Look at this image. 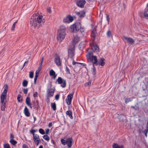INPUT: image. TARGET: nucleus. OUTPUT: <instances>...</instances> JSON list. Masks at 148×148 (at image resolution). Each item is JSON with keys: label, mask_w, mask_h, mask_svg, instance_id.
<instances>
[{"label": "nucleus", "mask_w": 148, "mask_h": 148, "mask_svg": "<svg viewBox=\"0 0 148 148\" xmlns=\"http://www.w3.org/2000/svg\"><path fill=\"white\" fill-rule=\"evenodd\" d=\"M93 53L91 50L89 51L86 55L87 60L88 62H92L93 64L99 65L103 66L105 64V59L104 58H101L98 61L97 57L92 55Z\"/></svg>", "instance_id": "obj_1"}, {"label": "nucleus", "mask_w": 148, "mask_h": 148, "mask_svg": "<svg viewBox=\"0 0 148 148\" xmlns=\"http://www.w3.org/2000/svg\"><path fill=\"white\" fill-rule=\"evenodd\" d=\"M71 28L72 30V32L77 33L78 35H79L81 37L84 36L85 30L84 27H82V25L79 22H77L72 25Z\"/></svg>", "instance_id": "obj_2"}, {"label": "nucleus", "mask_w": 148, "mask_h": 148, "mask_svg": "<svg viewBox=\"0 0 148 148\" xmlns=\"http://www.w3.org/2000/svg\"><path fill=\"white\" fill-rule=\"evenodd\" d=\"M42 16L41 15L36 16V14H33L32 16L30 21V24L32 26L35 27L38 23H44V21L42 20Z\"/></svg>", "instance_id": "obj_3"}, {"label": "nucleus", "mask_w": 148, "mask_h": 148, "mask_svg": "<svg viewBox=\"0 0 148 148\" xmlns=\"http://www.w3.org/2000/svg\"><path fill=\"white\" fill-rule=\"evenodd\" d=\"M66 28L64 25H61L57 34V38L60 42H61L65 38L66 35Z\"/></svg>", "instance_id": "obj_4"}, {"label": "nucleus", "mask_w": 148, "mask_h": 148, "mask_svg": "<svg viewBox=\"0 0 148 148\" xmlns=\"http://www.w3.org/2000/svg\"><path fill=\"white\" fill-rule=\"evenodd\" d=\"M1 110L4 111L5 110L6 106V95H3L2 94L1 96Z\"/></svg>", "instance_id": "obj_5"}, {"label": "nucleus", "mask_w": 148, "mask_h": 148, "mask_svg": "<svg viewBox=\"0 0 148 148\" xmlns=\"http://www.w3.org/2000/svg\"><path fill=\"white\" fill-rule=\"evenodd\" d=\"M52 86V83L51 82L49 87H48L47 92V95L52 97L53 96L55 91L54 87L51 88Z\"/></svg>", "instance_id": "obj_6"}, {"label": "nucleus", "mask_w": 148, "mask_h": 148, "mask_svg": "<svg viewBox=\"0 0 148 148\" xmlns=\"http://www.w3.org/2000/svg\"><path fill=\"white\" fill-rule=\"evenodd\" d=\"M58 82V84H61V86L62 88H65L66 86V82L65 80H63L61 77H59L56 81V83Z\"/></svg>", "instance_id": "obj_7"}, {"label": "nucleus", "mask_w": 148, "mask_h": 148, "mask_svg": "<svg viewBox=\"0 0 148 148\" xmlns=\"http://www.w3.org/2000/svg\"><path fill=\"white\" fill-rule=\"evenodd\" d=\"M123 40L125 42L128 43L130 45H133L134 43V40L131 38L124 36L123 37Z\"/></svg>", "instance_id": "obj_8"}, {"label": "nucleus", "mask_w": 148, "mask_h": 148, "mask_svg": "<svg viewBox=\"0 0 148 148\" xmlns=\"http://www.w3.org/2000/svg\"><path fill=\"white\" fill-rule=\"evenodd\" d=\"M54 61L55 63L58 66H60L61 61L60 56L58 54H56L54 57Z\"/></svg>", "instance_id": "obj_9"}, {"label": "nucleus", "mask_w": 148, "mask_h": 148, "mask_svg": "<svg viewBox=\"0 0 148 148\" xmlns=\"http://www.w3.org/2000/svg\"><path fill=\"white\" fill-rule=\"evenodd\" d=\"M75 49V46H73V48L68 49L69 57L71 58H72L74 56Z\"/></svg>", "instance_id": "obj_10"}, {"label": "nucleus", "mask_w": 148, "mask_h": 148, "mask_svg": "<svg viewBox=\"0 0 148 148\" xmlns=\"http://www.w3.org/2000/svg\"><path fill=\"white\" fill-rule=\"evenodd\" d=\"M73 93L69 94L66 98V102L68 105H70L71 102V101L73 97Z\"/></svg>", "instance_id": "obj_11"}, {"label": "nucleus", "mask_w": 148, "mask_h": 148, "mask_svg": "<svg viewBox=\"0 0 148 148\" xmlns=\"http://www.w3.org/2000/svg\"><path fill=\"white\" fill-rule=\"evenodd\" d=\"M86 3V1L84 0H77L76 1V4L78 7L83 8Z\"/></svg>", "instance_id": "obj_12"}, {"label": "nucleus", "mask_w": 148, "mask_h": 148, "mask_svg": "<svg viewBox=\"0 0 148 148\" xmlns=\"http://www.w3.org/2000/svg\"><path fill=\"white\" fill-rule=\"evenodd\" d=\"M85 11L83 10L79 12H75V13L80 18H83L85 16Z\"/></svg>", "instance_id": "obj_13"}, {"label": "nucleus", "mask_w": 148, "mask_h": 148, "mask_svg": "<svg viewBox=\"0 0 148 148\" xmlns=\"http://www.w3.org/2000/svg\"><path fill=\"white\" fill-rule=\"evenodd\" d=\"M93 52L98 53L99 51L98 46L96 44H94L92 49Z\"/></svg>", "instance_id": "obj_14"}, {"label": "nucleus", "mask_w": 148, "mask_h": 148, "mask_svg": "<svg viewBox=\"0 0 148 148\" xmlns=\"http://www.w3.org/2000/svg\"><path fill=\"white\" fill-rule=\"evenodd\" d=\"M72 141L73 139L71 138H69L67 139L66 141V144L69 148L71 147L72 146Z\"/></svg>", "instance_id": "obj_15"}, {"label": "nucleus", "mask_w": 148, "mask_h": 148, "mask_svg": "<svg viewBox=\"0 0 148 148\" xmlns=\"http://www.w3.org/2000/svg\"><path fill=\"white\" fill-rule=\"evenodd\" d=\"M25 102L26 104L31 108H32V104L30 102V99L29 97H27L26 98Z\"/></svg>", "instance_id": "obj_16"}, {"label": "nucleus", "mask_w": 148, "mask_h": 148, "mask_svg": "<svg viewBox=\"0 0 148 148\" xmlns=\"http://www.w3.org/2000/svg\"><path fill=\"white\" fill-rule=\"evenodd\" d=\"M24 113L25 115L27 117H29L30 116V113L26 106H25L24 108Z\"/></svg>", "instance_id": "obj_17"}, {"label": "nucleus", "mask_w": 148, "mask_h": 148, "mask_svg": "<svg viewBox=\"0 0 148 148\" xmlns=\"http://www.w3.org/2000/svg\"><path fill=\"white\" fill-rule=\"evenodd\" d=\"M96 30L94 28L92 30V33L91 35V36L92 38H94L93 40H95V38L96 36Z\"/></svg>", "instance_id": "obj_18"}, {"label": "nucleus", "mask_w": 148, "mask_h": 148, "mask_svg": "<svg viewBox=\"0 0 148 148\" xmlns=\"http://www.w3.org/2000/svg\"><path fill=\"white\" fill-rule=\"evenodd\" d=\"M4 88L3 92L2 94H3V95H6L7 93L8 90V86L7 84H5L4 86Z\"/></svg>", "instance_id": "obj_19"}, {"label": "nucleus", "mask_w": 148, "mask_h": 148, "mask_svg": "<svg viewBox=\"0 0 148 148\" xmlns=\"http://www.w3.org/2000/svg\"><path fill=\"white\" fill-rule=\"evenodd\" d=\"M33 140L34 142L36 141H40L39 136L37 134H36L34 135H33Z\"/></svg>", "instance_id": "obj_20"}, {"label": "nucleus", "mask_w": 148, "mask_h": 148, "mask_svg": "<svg viewBox=\"0 0 148 148\" xmlns=\"http://www.w3.org/2000/svg\"><path fill=\"white\" fill-rule=\"evenodd\" d=\"M74 38V40H73V42L74 44H76V43L78 42L79 41V38L78 36H80L79 35H78V34Z\"/></svg>", "instance_id": "obj_21"}, {"label": "nucleus", "mask_w": 148, "mask_h": 148, "mask_svg": "<svg viewBox=\"0 0 148 148\" xmlns=\"http://www.w3.org/2000/svg\"><path fill=\"white\" fill-rule=\"evenodd\" d=\"M112 147L113 148H124L123 145H121L119 146L118 144L115 143H114L112 146Z\"/></svg>", "instance_id": "obj_22"}, {"label": "nucleus", "mask_w": 148, "mask_h": 148, "mask_svg": "<svg viewBox=\"0 0 148 148\" xmlns=\"http://www.w3.org/2000/svg\"><path fill=\"white\" fill-rule=\"evenodd\" d=\"M66 114L67 115L69 116L71 119H73V117L72 116V112L71 111L69 110L67 111L66 112Z\"/></svg>", "instance_id": "obj_23"}, {"label": "nucleus", "mask_w": 148, "mask_h": 148, "mask_svg": "<svg viewBox=\"0 0 148 148\" xmlns=\"http://www.w3.org/2000/svg\"><path fill=\"white\" fill-rule=\"evenodd\" d=\"M85 46V42H82L80 43H79V47L80 50H82L84 48Z\"/></svg>", "instance_id": "obj_24"}, {"label": "nucleus", "mask_w": 148, "mask_h": 148, "mask_svg": "<svg viewBox=\"0 0 148 148\" xmlns=\"http://www.w3.org/2000/svg\"><path fill=\"white\" fill-rule=\"evenodd\" d=\"M144 17L148 18V8H146L144 11Z\"/></svg>", "instance_id": "obj_25"}, {"label": "nucleus", "mask_w": 148, "mask_h": 148, "mask_svg": "<svg viewBox=\"0 0 148 148\" xmlns=\"http://www.w3.org/2000/svg\"><path fill=\"white\" fill-rule=\"evenodd\" d=\"M51 108L54 111L56 110V107L55 102L51 103Z\"/></svg>", "instance_id": "obj_26"}, {"label": "nucleus", "mask_w": 148, "mask_h": 148, "mask_svg": "<svg viewBox=\"0 0 148 148\" xmlns=\"http://www.w3.org/2000/svg\"><path fill=\"white\" fill-rule=\"evenodd\" d=\"M17 100L19 102H21L23 101V99L21 97V95H18L17 97Z\"/></svg>", "instance_id": "obj_27"}, {"label": "nucleus", "mask_w": 148, "mask_h": 148, "mask_svg": "<svg viewBox=\"0 0 148 148\" xmlns=\"http://www.w3.org/2000/svg\"><path fill=\"white\" fill-rule=\"evenodd\" d=\"M10 142L12 145H15L17 143V142L14 139H11Z\"/></svg>", "instance_id": "obj_28"}, {"label": "nucleus", "mask_w": 148, "mask_h": 148, "mask_svg": "<svg viewBox=\"0 0 148 148\" xmlns=\"http://www.w3.org/2000/svg\"><path fill=\"white\" fill-rule=\"evenodd\" d=\"M93 64V68L92 70V73L93 75H95L96 74V69L94 65V64Z\"/></svg>", "instance_id": "obj_29"}, {"label": "nucleus", "mask_w": 148, "mask_h": 148, "mask_svg": "<svg viewBox=\"0 0 148 148\" xmlns=\"http://www.w3.org/2000/svg\"><path fill=\"white\" fill-rule=\"evenodd\" d=\"M42 137L44 139L47 141H48L49 140V137L47 135H44Z\"/></svg>", "instance_id": "obj_30"}, {"label": "nucleus", "mask_w": 148, "mask_h": 148, "mask_svg": "<svg viewBox=\"0 0 148 148\" xmlns=\"http://www.w3.org/2000/svg\"><path fill=\"white\" fill-rule=\"evenodd\" d=\"M73 65H75L76 64H81L82 65H83V66H85L86 65V64L85 63H79V62H75L74 60L73 61Z\"/></svg>", "instance_id": "obj_31"}, {"label": "nucleus", "mask_w": 148, "mask_h": 148, "mask_svg": "<svg viewBox=\"0 0 148 148\" xmlns=\"http://www.w3.org/2000/svg\"><path fill=\"white\" fill-rule=\"evenodd\" d=\"M67 17L68 18V19H69V22H72L73 20V18L72 16H71L70 15H68V16H67Z\"/></svg>", "instance_id": "obj_32"}, {"label": "nucleus", "mask_w": 148, "mask_h": 148, "mask_svg": "<svg viewBox=\"0 0 148 148\" xmlns=\"http://www.w3.org/2000/svg\"><path fill=\"white\" fill-rule=\"evenodd\" d=\"M28 84V82L26 80H24L23 83V86L24 87H26Z\"/></svg>", "instance_id": "obj_33"}, {"label": "nucleus", "mask_w": 148, "mask_h": 148, "mask_svg": "<svg viewBox=\"0 0 148 148\" xmlns=\"http://www.w3.org/2000/svg\"><path fill=\"white\" fill-rule=\"evenodd\" d=\"M106 35L109 38L111 37L112 36L111 32L110 30H109L106 33Z\"/></svg>", "instance_id": "obj_34"}, {"label": "nucleus", "mask_w": 148, "mask_h": 148, "mask_svg": "<svg viewBox=\"0 0 148 148\" xmlns=\"http://www.w3.org/2000/svg\"><path fill=\"white\" fill-rule=\"evenodd\" d=\"M37 131L38 130H35L31 129L30 130V133L31 134H33V135H36V134H34V133L36 132H37Z\"/></svg>", "instance_id": "obj_35"}, {"label": "nucleus", "mask_w": 148, "mask_h": 148, "mask_svg": "<svg viewBox=\"0 0 148 148\" xmlns=\"http://www.w3.org/2000/svg\"><path fill=\"white\" fill-rule=\"evenodd\" d=\"M56 74L55 72L52 69L49 72V75L51 76H53Z\"/></svg>", "instance_id": "obj_36"}, {"label": "nucleus", "mask_w": 148, "mask_h": 148, "mask_svg": "<svg viewBox=\"0 0 148 148\" xmlns=\"http://www.w3.org/2000/svg\"><path fill=\"white\" fill-rule=\"evenodd\" d=\"M39 133L42 134H45L44 130L41 128H40L39 129Z\"/></svg>", "instance_id": "obj_37"}, {"label": "nucleus", "mask_w": 148, "mask_h": 148, "mask_svg": "<svg viewBox=\"0 0 148 148\" xmlns=\"http://www.w3.org/2000/svg\"><path fill=\"white\" fill-rule=\"evenodd\" d=\"M63 21L65 23H69L68 18L67 16L63 19Z\"/></svg>", "instance_id": "obj_38"}, {"label": "nucleus", "mask_w": 148, "mask_h": 148, "mask_svg": "<svg viewBox=\"0 0 148 148\" xmlns=\"http://www.w3.org/2000/svg\"><path fill=\"white\" fill-rule=\"evenodd\" d=\"M34 74L33 71H30L29 73V77L30 78H32L33 77Z\"/></svg>", "instance_id": "obj_39"}, {"label": "nucleus", "mask_w": 148, "mask_h": 148, "mask_svg": "<svg viewBox=\"0 0 148 148\" xmlns=\"http://www.w3.org/2000/svg\"><path fill=\"white\" fill-rule=\"evenodd\" d=\"M51 97L50 96L46 95V99L45 100L47 103H49L50 102L49 98Z\"/></svg>", "instance_id": "obj_40"}, {"label": "nucleus", "mask_w": 148, "mask_h": 148, "mask_svg": "<svg viewBox=\"0 0 148 148\" xmlns=\"http://www.w3.org/2000/svg\"><path fill=\"white\" fill-rule=\"evenodd\" d=\"M132 99L131 98H126L125 100V102L126 103H128L130 101H131Z\"/></svg>", "instance_id": "obj_41"}, {"label": "nucleus", "mask_w": 148, "mask_h": 148, "mask_svg": "<svg viewBox=\"0 0 148 148\" xmlns=\"http://www.w3.org/2000/svg\"><path fill=\"white\" fill-rule=\"evenodd\" d=\"M17 21L14 22V23H13L12 27V30H14V29L15 27V25L17 23Z\"/></svg>", "instance_id": "obj_42"}, {"label": "nucleus", "mask_w": 148, "mask_h": 148, "mask_svg": "<svg viewBox=\"0 0 148 148\" xmlns=\"http://www.w3.org/2000/svg\"><path fill=\"white\" fill-rule=\"evenodd\" d=\"M4 148H11L10 147L8 143L5 144L4 145Z\"/></svg>", "instance_id": "obj_43"}, {"label": "nucleus", "mask_w": 148, "mask_h": 148, "mask_svg": "<svg viewBox=\"0 0 148 148\" xmlns=\"http://www.w3.org/2000/svg\"><path fill=\"white\" fill-rule=\"evenodd\" d=\"M61 141L62 143L64 145H65L66 144V141L63 139H62Z\"/></svg>", "instance_id": "obj_44"}, {"label": "nucleus", "mask_w": 148, "mask_h": 148, "mask_svg": "<svg viewBox=\"0 0 148 148\" xmlns=\"http://www.w3.org/2000/svg\"><path fill=\"white\" fill-rule=\"evenodd\" d=\"M66 71L67 74H70L71 73L70 69L67 66L66 67Z\"/></svg>", "instance_id": "obj_45"}, {"label": "nucleus", "mask_w": 148, "mask_h": 148, "mask_svg": "<svg viewBox=\"0 0 148 148\" xmlns=\"http://www.w3.org/2000/svg\"><path fill=\"white\" fill-rule=\"evenodd\" d=\"M28 91V88H23V92L25 94H26L27 93Z\"/></svg>", "instance_id": "obj_46"}, {"label": "nucleus", "mask_w": 148, "mask_h": 148, "mask_svg": "<svg viewBox=\"0 0 148 148\" xmlns=\"http://www.w3.org/2000/svg\"><path fill=\"white\" fill-rule=\"evenodd\" d=\"M60 94H58L56 95L55 97V99L56 100H58L59 99L60 97Z\"/></svg>", "instance_id": "obj_47"}, {"label": "nucleus", "mask_w": 148, "mask_h": 148, "mask_svg": "<svg viewBox=\"0 0 148 148\" xmlns=\"http://www.w3.org/2000/svg\"><path fill=\"white\" fill-rule=\"evenodd\" d=\"M148 132V129L146 128V129L144 130L143 132L145 133V135L146 136H147V133Z\"/></svg>", "instance_id": "obj_48"}, {"label": "nucleus", "mask_w": 148, "mask_h": 148, "mask_svg": "<svg viewBox=\"0 0 148 148\" xmlns=\"http://www.w3.org/2000/svg\"><path fill=\"white\" fill-rule=\"evenodd\" d=\"M47 11L48 12L51 13V8L50 7L48 8L47 9Z\"/></svg>", "instance_id": "obj_49"}, {"label": "nucleus", "mask_w": 148, "mask_h": 148, "mask_svg": "<svg viewBox=\"0 0 148 148\" xmlns=\"http://www.w3.org/2000/svg\"><path fill=\"white\" fill-rule=\"evenodd\" d=\"M106 18L107 19V21L108 22L110 21V19H109V15L108 14H106Z\"/></svg>", "instance_id": "obj_50"}, {"label": "nucleus", "mask_w": 148, "mask_h": 148, "mask_svg": "<svg viewBox=\"0 0 148 148\" xmlns=\"http://www.w3.org/2000/svg\"><path fill=\"white\" fill-rule=\"evenodd\" d=\"M10 138L11 139H14V135L13 134H11L10 136Z\"/></svg>", "instance_id": "obj_51"}, {"label": "nucleus", "mask_w": 148, "mask_h": 148, "mask_svg": "<svg viewBox=\"0 0 148 148\" xmlns=\"http://www.w3.org/2000/svg\"><path fill=\"white\" fill-rule=\"evenodd\" d=\"M34 97H38V93L37 92H35L33 95Z\"/></svg>", "instance_id": "obj_52"}, {"label": "nucleus", "mask_w": 148, "mask_h": 148, "mask_svg": "<svg viewBox=\"0 0 148 148\" xmlns=\"http://www.w3.org/2000/svg\"><path fill=\"white\" fill-rule=\"evenodd\" d=\"M23 148H28V146L26 144H24L23 146Z\"/></svg>", "instance_id": "obj_53"}, {"label": "nucleus", "mask_w": 148, "mask_h": 148, "mask_svg": "<svg viewBox=\"0 0 148 148\" xmlns=\"http://www.w3.org/2000/svg\"><path fill=\"white\" fill-rule=\"evenodd\" d=\"M46 131V135L48 134L49 132V129H47L45 130Z\"/></svg>", "instance_id": "obj_54"}, {"label": "nucleus", "mask_w": 148, "mask_h": 148, "mask_svg": "<svg viewBox=\"0 0 148 148\" xmlns=\"http://www.w3.org/2000/svg\"><path fill=\"white\" fill-rule=\"evenodd\" d=\"M90 84H91V82H86V86H89V85H90Z\"/></svg>", "instance_id": "obj_55"}, {"label": "nucleus", "mask_w": 148, "mask_h": 148, "mask_svg": "<svg viewBox=\"0 0 148 148\" xmlns=\"http://www.w3.org/2000/svg\"><path fill=\"white\" fill-rule=\"evenodd\" d=\"M40 141H36L35 142H34L36 144L37 146L38 145Z\"/></svg>", "instance_id": "obj_56"}, {"label": "nucleus", "mask_w": 148, "mask_h": 148, "mask_svg": "<svg viewBox=\"0 0 148 148\" xmlns=\"http://www.w3.org/2000/svg\"><path fill=\"white\" fill-rule=\"evenodd\" d=\"M52 122L50 123L48 125V126L49 127H52Z\"/></svg>", "instance_id": "obj_57"}, {"label": "nucleus", "mask_w": 148, "mask_h": 148, "mask_svg": "<svg viewBox=\"0 0 148 148\" xmlns=\"http://www.w3.org/2000/svg\"><path fill=\"white\" fill-rule=\"evenodd\" d=\"M39 72H40L39 71L37 70L36 72L35 75H38V74L39 73Z\"/></svg>", "instance_id": "obj_58"}, {"label": "nucleus", "mask_w": 148, "mask_h": 148, "mask_svg": "<svg viewBox=\"0 0 148 148\" xmlns=\"http://www.w3.org/2000/svg\"><path fill=\"white\" fill-rule=\"evenodd\" d=\"M28 62V61H26L24 63V64H23V67L22 68V69L24 67V66H25V64H27Z\"/></svg>", "instance_id": "obj_59"}, {"label": "nucleus", "mask_w": 148, "mask_h": 148, "mask_svg": "<svg viewBox=\"0 0 148 148\" xmlns=\"http://www.w3.org/2000/svg\"><path fill=\"white\" fill-rule=\"evenodd\" d=\"M38 76V75H35L34 79L37 80Z\"/></svg>", "instance_id": "obj_60"}, {"label": "nucleus", "mask_w": 148, "mask_h": 148, "mask_svg": "<svg viewBox=\"0 0 148 148\" xmlns=\"http://www.w3.org/2000/svg\"><path fill=\"white\" fill-rule=\"evenodd\" d=\"M57 75L56 74H54V75H53V78L54 79H55L56 77L57 76Z\"/></svg>", "instance_id": "obj_61"}, {"label": "nucleus", "mask_w": 148, "mask_h": 148, "mask_svg": "<svg viewBox=\"0 0 148 148\" xmlns=\"http://www.w3.org/2000/svg\"><path fill=\"white\" fill-rule=\"evenodd\" d=\"M42 63H43L42 62H41L39 64V66L40 67H41V66L42 65Z\"/></svg>", "instance_id": "obj_62"}, {"label": "nucleus", "mask_w": 148, "mask_h": 148, "mask_svg": "<svg viewBox=\"0 0 148 148\" xmlns=\"http://www.w3.org/2000/svg\"><path fill=\"white\" fill-rule=\"evenodd\" d=\"M41 67L39 66V67L38 68V70H37V71H39L40 72V71L41 70Z\"/></svg>", "instance_id": "obj_63"}, {"label": "nucleus", "mask_w": 148, "mask_h": 148, "mask_svg": "<svg viewBox=\"0 0 148 148\" xmlns=\"http://www.w3.org/2000/svg\"><path fill=\"white\" fill-rule=\"evenodd\" d=\"M51 143H52L53 144H54L55 143V142L53 140L51 139Z\"/></svg>", "instance_id": "obj_64"}]
</instances>
